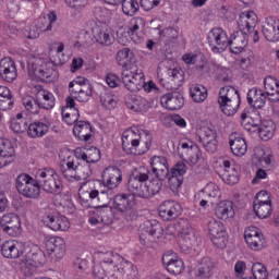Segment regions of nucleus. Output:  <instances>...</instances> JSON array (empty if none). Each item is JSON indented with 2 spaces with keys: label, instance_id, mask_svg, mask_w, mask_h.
I'll list each match as a JSON object with an SVG mask.
<instances>
[{
  "label": "nucleus",
  "instance_id": "obj_3",
  "mask_svg": "<svg viewBox=\"0 0 279 279\" xmlns=\"http://www.w3.org/2000/svg\"><path fill=\"white\" fill-rule=\"evenodd\" d=\"M36 179L39 180L43 191L50 195H60L64 189L60 177H58V173H56V170L53 169L45 168L38 170Z\"/></svg>",
  "mask_w": 279,
  "mask_h": 279
},
{
  "label": "nucleus",
  "instance_id": "obj_45",
  "mask_svg": "<svg viewBox=\"0 0 279 279\" xmlns=\"http://www.w3.org/2000/svg\"><path fill=\"white\" fill-rule=\"evenodd\" d=\"M47 132H49V125L45 124V122L35 121L28 124L27 136L29 138H43Z\"/></svg>",
  "mask_w": 279,
  "mask_h": 279
},
{
  "label": "nucleus",
  "instance_id": "obj_59",
  "mask_svg": "<svg viewBox=\"0 0 279 279\" xmlns=\"http://www.w3.org/2000/svg\"><path fill=\"white\" fill-rule=\"evenodd\" d=\"M252 274L254 279H266L269 276L267 267L263 263H255L252 266Z\"/></svg>",
  "mask_w": 279,
  "mask_h": 279
},
{
  "label": "nucleus",
  "instance_id": "obj_64",
  "mask_svg": "<svg viewBox=\"0 0 279 279\" xmlns=\"http://www.w3.org/2000/svg\"><path fill=\"white\" fill-rule=\"evenodd\" d=\"M162 3V0H141V7L146 12L154 10V8H158Z\"/></svg>",
  "mask_w": 279,
  "mask_h": 279
},
{
  "label": "nucleus",
  "instance_id": "obj_51",
  "mask_svg": "<svg viewBox=\"0 0 279 279\" xmlns=\"http://www.w3.org/2000/svg\"><path fill=\"white\" fill-rule=\"evenodd\" d=\"M23 106L27 112H31V114H39L40 109L43 108L38 97L34 98L33 96L23 98Z\"/></svg>",
  "mask_w": 279,
  "mask_h": 279
},
{
  "label": "nucleus",
  "instance_id": "obj_49",
  "mask_svg": "<svg viewBox=\"0 0 279 279\" xmlns=\"http://www.w3.org/2000/svg\"><path fill=\"white\" fill-rule=\"evenodd\" d=\"M190 95L196 104H202V101H206L208 97V92L206 87L199 84L192 85L190 88Z\"/></svg>",
  "mask_w": 279,
  "mask_h": 279
},
{
  "label": "nucleus",
  "instance_id": "obj_46",
  "mask_svg": "<svg viewBox=\"0 0 279 279\" xmlns=\"http://www.w3.org/2000/svg\"><path fill=\"white\" fill-rule=\"evenodd\" d=\"M215 264L210 257H204L198 264V268L196 271L197 278H210L213 276V269Z\"/></svg>",
  "mask_w": 279,
  "mask_h": 279
},
{
  "label": "nucleus",
  "instance_id": "obj_20",
  "mask_svg": "<svg viewBox=\"0 0 279 279\" xmlns=\"http://www.w3.org/2000/svg\"><path fill=\"white\" fill-rule=\"evenodd\" d=\"M162 265L172 276H180L184 271V262L175 253L165 254Z\"/></svg>",
  "mask_w": 279,
  "mask_h": 279
},
{
  "label": "nucleus",
  "instance_id": "obj_27",
  "mask_svg": "<svg viewBox=\"0 0 279 279\" xmlns=\"http://www.w3.org/2000/svg\"><path fill=\"white\" fill-rule=\"evenodd\" d=\"M15 150L12 142L5 138H0V169L8 167L14 161Z\"/></svg>",
  "mask_w": 279,
  "mask_h": 279
},
{
  "label": "nucleus",
  "instance_id": "obj_30",
  "mask_svg": "<svg viewBox=\"0 0 279 279\" xmlns=\"http://www.w3.org/2000/svg\"><path fill=\"white\" fill-rule=\"evenodd\" d=\"M46 247L48 254H54L58 260L62 259L66 254V243L60 236L50 238L46 243Z\"/></svg>",
  "mask_w": 279,
  "mask_h": 279
},
{
  "label": "nucleus",
  "instance_id": "obj_55",
  "mask_svg": "<svg viewBox=\"0 0 279 279\" xmlns=\"http://www.w3.org/2000/svg\"><path fill=\"white\" fill-rule=\"evenodd\" d=\"M122 12L126 16H135V14L141 10V5L137 0H122Z\"/></svg>",
  "mask_w": 279,
  "mask_h": 279
},
{
  "label": "nucleus",
  "instance_id": "obj_15",
  "mask_svg": "<svg viewBox=\"0 0 279 279\" xmlns=\"http://www.w3.org/2000/svg\"><path fill=\"white\" fill-rule=\"evenodd\" d=\"M189 171V167L183 161H179L171 168L170 174L168 178L169 189L172 193H178V189L182 186V182H184V174Z\"/></svg>",
  "mask_w": 279,
  "mask_h": 279
},
{
  "label": "nucleus",
  "instance_id": "obj_4",
  "mask_svg": "<svg viewBox=\"0 0 279 279\" xmlns=\"http://www.w3.org/2000/svg\"><path fill=\"white\" fill-rule=\"evenodd\" d=\"M15 186L17 193L28 199H38L40 197L39 179H34L29 174L22 173L16 178Z\"/></svg>",
  "mask_w": 279,
  "mask_h": 279
},
{
  "label": "nucleus",
  "instance_id": "obj_23",
  "mask_svg": "<svg viewBox=\"0 0 279 279\" xmlns=\"http://www.w3.org/2000/svg\"><path fill=\"white\" fill-rule=\"evenodd\" d=\"M138 268L131 262L122 260L119 266L114 264L113 279H136Z\"/></svg>",
  "mask_w": 279,
  "mask_h": 279
},
{
  "label": "nucleus",
  "instance_id": "obj_57",
  "mask_svg": "<svg viewBox=\"0 0 279 279\" xmlns=\"http://www.w3.org/2000/svg\"><path fill=\"white\" fill-rule=\"evenodd\" d=\"M10 126L15 134H25V132L28 133L29 122H27L26 118L24 120L13 119Z\"/></svg>",
  "mask_w": 279,
  "mask_h": 279
},
{
  "label": "nucleus",
  "instance_id": "obj_33",
  "mask_svg": "<svg viewBox=\"0 0 279 279\" xmlns=\"http://www.w3.org/2000/svg\"><path fill=\"white\" fill-rule=\"evenodd\" d=\"M77 166L78 161L68 157L66 160H63L60 165V171L65 180L73 182L77 178Z\"/></svg>",
  "mask_w": 279,
  "mask_h": 279
},
{
  "label": "nucleus",
  "instance_id": "obj_8",
  "mask_svg": "<svg viewBox=\"0 0 279 279\" xmlns=\"http://www.w3.org/2000/svg\"><path fill=\"white\" fill-rule=\"evenodd\" d=\"M119 255L107 253L100 264H96L93 274L96 279H114V260Z\"/></svg>",
  "mask_w": 279,
  "mask_h": 279
},
{
  "label": "nucleus",
  "instance_id": "obj_10",
  "mask_svg": "<svg viewBox=\"0 0 279 279\" xmlns=\"http://www.w3.org/2000/svg\"><path fill=\"white\" fill-rule=\"evenodd\" d=\"M0 228L9 236H21L23 233L21 217L15 213L4 214L0 219Z\"/></svg>",
  "mask_w": 279,
  "mask_h": 279
},
{
  "label": "nucleus",
  "instance_id": "obj_58",
  "mask_svg": "<svg viewBox=\"0 0 279 279\" xmlns=\"http://www.w3.org/2000/svg\"><path fill=\"white\" fill-rule=\"evenodd\" d=\"M178 29L173 27H165L163 29H159V38L160 40H166V43L178 40Z\"/></svg>",
  "mask_w": 279,
  "mask_h": 279
},
{
  "label": "nucleus",
  "instance_id": "obj_34",
  "mask_svg": "<svg viewBox=\"0 0 279 279\" xmlns=\"http://www.w3.org/2000/svg\"><path fill=\"white\" fill-rule=\"evenodd\" d=\"M26 265L28 267H43L45 265L46 256L45 252L40 250L37 245L33 246L25 256Z\"/></svg>",
  "mask_w": 279,
  "mask_h": 279
},
{
  "label": "nucleus",
  "instance_id": "obj_26",
  "mask_svg": "<svg viewBox=\"0 0 279 279\" xmlns=\"http://www.w3.org/2000/svg\"><path fill=\"white\" fill-rule=\"evenodd\" d=\"M228 47L230 48L231 53H234V56L243 53L245 51V47H247V33H233L228 41Z\"/></svg>",
  "mask_w": 279,
  "mask_h": 279
},
{
  "label": "nucleus",
  "instance_id": "obj_40",
  "mask_svg": "<svg viewBox=\"0 0 279 279\" xmlns=\"http://www.w3.org/2000/svg\"><path fill=\"white\" fill-rule=\"evenodd\" d=\"M215 215L218 219H222V221L230 219V217H234V206L232 202H220L215 209Z\"/></svg>",
  "mask_w": 279,
  "mask_h": 279
},
{
  "label": "nucleus",
  "instance_id": "obj_21",
  "mask_svg": "<svg viewBox=\"0 0 279 279\" xmlns=\"http://www.w3.org/2000/svg\"><path fill=\"white\" fill-rule=\"evenodd\" d=\"M41 221L45 226L53 230L54 232L62 231L66 232L69 230V219L64 216H58L53 214H45L41 217Z\"/></svg>",
  "mask_w": 279,
  "mask_h": 279
},
{
  "label": "nucleus",
  "instance_id": "obj_17",
  "mask_svg": "<svg viewBox=\"0 0 279 279\" xmlns=\"http://www.w3.org/2000/svg\"><path fill=\"white\" fill-rule=\"evenodd\" d=\"M172 90L161 96V106L171 111L181 110L184 107V96L178 89Z\"/></svg>",
  "mask_w": 279,
  "mask_h": 279
},
{
  "label": "nucleus",
  "instance_id": "obj_14",
  "mask_svg": "<svg viewBox=\"0 0 279 279\" xmlns=\"http://www.w3.org/2000/svg\"><path fill=\"white\" fill-rule=\"evenodd\" d=\"M122 84L130 93H138L145 86V75L143 71H140L134 75V71L123 70L122 71Z\"/></svg>",
  "mask_w": 279,
  "mask_h": 279
},
{
  "label": "nucleus",
  "instance_id": "obj_43",
  "mask_svg": "<svg viewBox=\"0 0 279 279\" xmlns=\"http://www.w3.org/2000/svg\"><path fill=\"white\" fill-rule=\"evenodd\" d=\"M169 84L167 88L170 90H178L182 84H184V71L179 69H169L168 70Z\"/></svg>",
  "mask_w": 279,
  "mask_h": 279
},
{
  "label": "nucleus",
  "instance_id": "obj_54",
  "mask_svg": "<svg viewBox=\"0 0 279 279\" xmlns=\"http://www.w3.org/2000/svg\"><path fill=\"white\" fill-rule=\"evenodd\" d=\"M39 104L43 110H51L56 106V97L51 94V92L43 90L40 94Z\"/></svg>",
  "mask_w": 279,
  "mask_h": 279
},
{
  "label": "nucleus",
  "instance_id": "obj_63",
  "mask_svg": "<svg viewBox=\"0 0 279 279\" xmlns=\"http://www.w3.org/2000/svg\"><path fill=\"white\" fill-rule=\"evenodd\" d=\"M263 90L258 88H252L247 93V104L251 105L252 108H254V105L256 104V99L260 96Z\"/></svg>",
  "mask_w": 279,
  "mask_h": 279
},
{
  "label": "nucleus",
  "instance_id": "obj_44",
  "mask_svg": "<svg viewBox=\"0 0 279 279\" xmlns=\"http://www.w3.org/2000/svg\"><path fill=\"white\" fill-rule=\"evenodd\" d=\"M14 107V96L10 88L5 86H0V110L5 112L7 110H12Z\"/></svg>",
  "mask_w": 279,
  "mask_h": 279
},
{
  "label": "nucleus",
  "instance_id": "obj_12",
  "mask_svg": "<svg viewBox=\"0 0 279 279\" xmlns=\"http://www.w3.org/2000/svg\"><path fill=\"white\" fill-rule=\"evenodd\" d=\"M208 45L214 53H221L228 47V34L221 28H213L207 36Z\"/></svg>",
  "mask_w": 279,
  "mask_h": 279
},
{
  "label": "nucleus",
  "instance_id": "obj_47",
  "mask_svg": "<svg viewBox=\"0 0 279 279\" xmlns=\"http://www.w3.org/2000/svg\"><path fill=\"white\" fill-rule=\"evenodd\" d=\"M229 145L234 156L241 157L247 154V142H245V138L243 137H235L234 140H230Z\"/></svg>",
  "mask_w": 279,
  "mask_h": 279
},
{
  "label": "nucleus",
  "instance_id": "obj_36",
  "mask_svg": "<svg viewBox=\"0 0 279 279\" xmlns=\"http://www.w3.org/2000/svg\"><path fill=\"white\" fill-rule=\"evenodd\" d=\"M93 34L96 43L102 45V47H110L114 43V37L106 27L96 26L93 28Z\"/></svg>",
  "mask_w": 279,
  "mask_h": 279
},
{
  "label": "nucleus",
  "instance_id": "obj_24",
  "mask_svg": "<svg viewBox=\"0 0 279 279\" xmlns=\"http://www.w3.org/2000/svg\"><path fill=\"white\" fill-rule=\"evenodd\" d=\"M19 76V73L16 72V63L12 58H3L0 60V78L3 80V82L12 83L16 77Z\"/></svg>",
  "mask_w": 279,
  "mask_h": 279
},
{
  "label": "nucleus",
  "instance_id": "obj_62",
  "mask_svg": "<svg viewBox=\"0 0 279 279\" xmlns=\"http://www.w3.org/2000/svg\"><path fill=\"white\" fill-rule=\"evenodd\" d=\"M98 213H99V215H97V217L89 218V223L92 226H97L99 223H105V225L109 223L108 220H106L108 213L106 210H100Z\"/></svg>",
  "mask_w": 279,
  "mask_h": 279
},
{
  "label": "nucleus",
  "instance_id": "obj_19",
  "mask_svg": "<svg viewBox=\"0 0 279 279\" xmlns=\"http://www.w3.org/2000/svg\"><path fill=\"white\" fill-rule=\"evenodd\" d=\"M244 239L251 250L258 252L265 247V238L256 227H250L244 231Z\"/></svg>",
  "mask_w": 279,
  "mask_h": 279
},
{
  "label": "nucleus",
  "instance_id": "obj_50",
  "mask_svg": "<svg viewBox=\"0 0 279 279\" xmlns=\"http://www.w3.org/2000/svg\"><path fill=\"white\" fill-rule=\"evenodd\" d=\"M203 197L210 199L214 204H217L221 197L219 193V186L210 182L203 189Z\"/></svg>",
  "mask_w": 279,
  "mask_h": 279
},
{
  "label": "nucleus",
  "instance_id": "obj_38",
  "mask_svg": "<svg viewBox=\"0 0 279 279\" xmlns=\"http://www.w3.org/2000/svg\"><path fill=\"white\" fill-rule=\"evenodd\" d=\"M108 189H117L123 180V173L119 168H109L104 174Z\"/></svg>",
  "mask_w": 279,
  "mask_h": 279
},
{
  "label": "nucleus",
  "instance_id": "obj_37",
  "mask_svg": "<svg viewBox=\"0 0 279 279\" xmlns=\"http://www.w3.org/2000/svg\"><path fill=\"white\" fill-rule=\"evenodd\" d=\"M264 86L266 94L268 96V101L278 102L279 101V81L275 77H267L264 81Z\"/></svg>",
  "mask_w": 279,
  "mask_h": 279
},
{
  "label": "nucleus",
  "instance_id": "obj_13",
  "mask_svg": "<svg viewBox=\"0 0 279 279\" xmlns=\"http://www.w3.org/2000/svg\"><path fill=\"white\" fill-rule=\"evenodd\" d=\"M175 229L179 234H181L180 247L183 252H189L193 248V243H195V232L191 228L189 220L182 219L175 225Z\"/></svg>",
  "mask_w": 279,
  "mask_h": 279
},
{
  "label": "nucleus",
  "instance_id": "obj_35",
  "mask_svg": "<svg viewBox=\"0 0 279 279\" xmlns=\"http://www.w3.org/2000/svg\"><path fill=\"white\" fill-rule=\"evenodd\" d=\"M73 134L78 138V141H84L88 143L93 138V126L88 121H78L74 124Z\"/></svg>",
  "mask_w": 279,
  "mask_h": 279
},
{
  "label": "nucleus",
  "instance_id": "obj_42",
  "mask_svg": "<svg viewBox=\"0 0 279 279\" xmlns=\"http://www.w3.org/2000/svg\"><path fill=\"white\" fill-rule=\"evenodd\" d=\"M125 105L133 112H147L149 110V101L141 96L131 97L125 101Z\"/></svg>",
  "mask_w": 279,
  "mask_h": 279
},
{
  "label": "nucleus",
  "instance_id": "obj_1",
  "mask_svg": "<svg viewBox=\"0 0 279 279\" xmlns=\"http://www.w3.org/2000/svg\"><path fill=\"white\" fill-rule=\"evenodd\" d=\"M218 104L223 114L234 117L236 110H239V106H241V95L232 86L222 87L219 92Z\"/></svg>",
  "mask_w": 279,
  "mask_h": 279
},
{
  "label": "nucleus",
  "instance_id": "obj_28",
  "mask_svg": "<svg viewBox=\"0 0 279 279\" xmlns=\"http://www.w3.org/2000/svg\"><path fill=\"white\" fill-rule=\"evenodd\" d=\"M148 184H146L145 189V198L149 199L150 197H154V195H158L160 191H162V182L167 180V177H160L158 174H153L151 171L148 170Z\"/></svg>",
  "mask_w": 279,
  "mask_h": 279
},
{
  "label": "nucleus",
  "instance_id": "obj_6",
  "mask_svg": "<svg viewBox=\"0 0 279 279\" xmlns=\"http://www.w3.org/2000/svg\"><path fill=\"white\" fill-rule=\"evenodd\" d=\"M160 234H162V227L156 220H146L140 226V241L146 247H154Z\"/></svg>",
  "mask_w": 279,
  "mask_h": 279
},
{
  "label": "nucleus",
  "instance_id": "obj_25",
  "mask_svg": "<svg viewBox=\"0 0 279 279\" xmlns=\"http://www.w3.org/2000/svg\"><path fill=\"white\" fill-rule=\"evenodd\" d=\"M181 158H184L190 165H197L202 158V149L193 142H183L181 144Z\"/></svg>",
  "mask_w": 279,
  "mask_h": 279
},
{
  "label": "nucleus",
  "instance_id": "obj_11",
  "mask_svg": "<svg viewBox=\"0 0 279 279\" xmlns=\"http://www.w3.org/2000/svg\"><path fill=\"white\" fill-rule=\"evenodd\" d=\"M208 232L211 236V242L219 248L223 250L228 245V232L223 222L210 220L208 222Z\"/></svg>",
  "mask_w": 279,
  "mask_h": 279
},
{
  "label": "nucleus",
  "instance_id": "obj_60",
  "mask_svg": "<svg viewBox=\"0 0 279 279\" xmlns=\"http://www.w3.org/2000/svg\"><path fill=\"white\" fill-rule=\"evenodd\" d=\"M74 113H64V110H62V117L68 125H73L74 123L76 124L80 119V110L74 109Z\"/></svg>",
  "mask_w": 279,
  "mask_h": 279
},
{
  "label": "nucleus",
  "instance_id": "obj_39",
  "mask_svg": "<svg viewBox=\"0 0 279 279\" xmlns=\"http://www.w3.org/2000/svg\"><path fill=\"white\" fill-rule=\"evenodd\" d=\"M252 126L258 128L262 141H269V138H272L276 133V123L271 120H264L259 125L257 123H253Z\"/></svg>",
  "mask_w": 279,
  "mask_h": 279
},
{
  "label": "nucleus",
  "instance_id": "obj_52",
  "mask_svg": "<svg viewBox=\"0 0 279 279\" xmlns=\"http://www.w3.org/2000/svg\"><path fill=\"white\" fill-rule=\"evenodd\" d=\"M253 210L259 219H267L271 216V203H253Z\"/></svg>",
  "mask_w": 279,
  "mask_h": 279
},
{
  "label": "nucleus",
  "instance_id": "obj_2",
  "mask_svg": "<svg viewBox=\"0 0 279 279\" xmlns=\"http://www.w3.org/2000/svg\"><path fill=\"white\" fill-rule=\"evenodd\" d=\"M136 132H138V129L134 128L123 133L122 148L125 154L131 156H143L147 154L151 147V136L148 135L147 141L141 144V140L133 137Z\"/></svg>",
  "mask_w": 279,
  "mask_h": 279
},
{
  "label": "nucleus",
  "instance_id": "obj_9",
  "mask_svg": "<svg viewBox=\"0 0 279 279\" xmlns=\"http://www.w3.org/2000/svg\"><path fill=\"white\" fill-rule=\"evenodd\" d=\"M113 208L118 213H123L128 221L136 219V210H134V196L128 194H119L114 196Z\"/></svg>",
  "mask_w": 279,
  "mask_h": 279
},
{
  "label": "nucleus",
  "instance_id": "obj_29",
  "mask_svg": "<svg viewBox=\"0 0 279 279\" xmlns=\"http://www.w3.org/2000/svg\"><path fill=\"white\" fill-rule=\"evenodd\" d=\"M151 174L160 178H169V162L165 156H153L149 160Z\"/></svg>",
  "mask_w": 279,
  "mask_h": 279
},
{
  "label": "nucleus",
  "instance_id": "obj_5",
  "mask_svg": "<svg viewBox=\"0 0 279 279\" xmlns=\"http://www.w3.org/2000/svg\"><path fill=\"white\" fill-rule=\"evenodd\" d=\"M147 180H149V170L145 168L133 170L128 181V191L136 197L145 199V195L147 194L145 192V182H147Z\"/></svg>",
  "mask_w": 279,
  "mask_h": 279
},
{
  "label": "nucleus",
  "instance_id": "obj_18",
  "mask_svg": "<svg viewBox=\"0 0 279 279\" xmlns=\"http://www.w3.org/2000/svg\"><path fill=\"white\" fill-rule=\"evenodd\" d=\"M0 247L4 258H21L25 252V244L16 240H8Z\"/></svg>",
  "mask_w": 279,
  "mask_h": 279
},
{
  "label": "nucleus",
  "instance_id": "obj_41",
  "mask_svg": "<svg viewBox=\"0 0 279 279\" xmlns=\"http://www.w3.org/2000/svg\"><path fill=\"white\" fill-rule=\"evenodd\" d=\"M116 60L124 71H130L132 69V60H134V52L130 48H123L118 51Z\"/></svg>",
  "mask_w": 279,
  "mask_h": 279
},
{
  "label": "nucleus",
  "instance_id": "obj_48",
  "mask_svg": "<svg viewBox=\"0 0 279 279\" xmlns=\"http://www.w3.org/2000/svg\"><path fill=\"white\" fill-rule=\"evenodd\" d=\"M81 159L87 165H95L101 160V150L99 148L92 146L86 149L85 153L81 155Z\"/></svg>",
  "mask_w": 279,
  "mask_h": 279
},
{
  "label": "nucleus",
  "instance_id": "obj_32",
  "mask_svg": "<svg viewBox=\"0 0 279 279\" xmlns=\"http://www.w3.org/2000/svg\"><path fill=\"white\" fill-rule=\"evenodd\" d=\"M223 172L220 174L226 184H239V166L232 165L229 160L222 162Z\"/></svg>",
  "mask_w": 279,
  "mask_h": 279
},
{
  "label": "nucleus",
  "instance_id": "obj_7",
  "mask_svg": "<svg viewBox=\"0 0 279 279\" xmlns=\"http://www.w3.org/2000/svg\"><path fill=\"white\" fill-rule=\"evenodd\" d=\"M29 71L35 75V77H38L40 82H53V80L58 77L56 65L43 58L35 59Z\"/></svg>",
  "mask_w": 279,
  "mask_h": 279
},
{
  "label": "nucleus",
  "instance_id": "obj_53",
  "mask_svg": "<svg viewBox=\"0 0 279 279\" xmlns=\"http://www.w3.org/2000/svg\"><path fill=\"white\" fill-rule=\"evenodd\" d=\"M56 21H58V15L56 14V12H50L48 14V17L45 16H40L38 20V28L41 32H51L52 29V25L53 23H56Z\"/></svg>",
  "mask_w": 279,
  "mask_h": 279
},
{
  "label": "nucleus",
  "instance_id": "obj_16",
  "mask_svg": "<svg viewBox=\"0 0 279 279\" xmlns=\"http://www.w3.org/2000/svg\"><path fill=\"white\" fill-rule=\"evenodd\" d=\"M158 214L162 221H173L182 215V206L174 201H165L158 208Z\"/></svg>",
  "mask_w": 279,
  "mask_h": 279
},
{
  "label": "nucleus",
  "instance_id": "obj_56",
  "mask_svg": "<svg viewBox=\"0 0 279 279\" xmlns=\"http://www.w3.org/2000/svg\"><path fill=\"white\" fill-rule=\"evenodd\" d=\"M93 175V168H90V163L83 161L82 163L78 162L77 170H76V182L81 180H87Z\"/></svg>",
  "mask_w": 279,
  "mask_h": 279
},
{
  "label": "nucleus",
  "instance_id": "obj_31",
  "mask_svg": "<svg viewBox=\"0 0 279 279\" xmlns=\"http://www.w3.org/2000/svg\"><path fill=\"white\" fill-rule=\"evenodd\" d=\"M262 32L268 43H279V20L266 19Z\"/></svg>",
  "mask_w": 279,
  "mask_h": 279
},
{
  "label": "nucleus",
  "instance_id": "obj_61",
  "mask_svg": "<svg viewBox=\"0 0 279 279\" xmlns=\"http://www.w3.org/2000/svg\"><path fill=\"white\" fill-rule=\"evenodd\" d=\"M254 202H256V204H271V196H269L267 191L262 190L256 194Z\"/></svg>",
  "mask_w": 279,
  "mask_h": 279
},
{
  "label": "nucleus",
  "instance_id": "obj_22",
  "mask_svg": "<svg viewBox=\"0 0 279 279\" xmlns=\"http://www.w3.org/2000/svg\"><path fill=\"white\" fill-rule=\"evenodd\" d=\"M199 143H202L206 151L209 154H215L219 147V142L217 141V132L210 128H203L202 134L199 136Z\"/></svg>",
  "mask_w": 279,
  "mask_h": 279
}]
</instances>
